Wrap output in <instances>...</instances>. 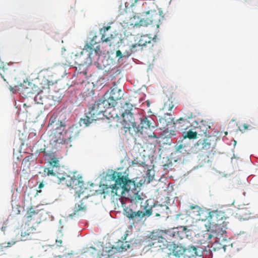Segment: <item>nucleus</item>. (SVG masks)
Returning <instances> with one entry per match:
<instances>
[{"instance_id": "nucleus-6", "label": "nucleus", "mask_w": 258, "mask_h": 258, "mask_svg": "<svg viewBox=\"0 0 258 258\" xmlns=\"http://www.w3.org/2000/svg\"><path fill=\"white\" fill-rule=\"evenodd\" d=\"M140 124H136L135 128H134V135L139 134L147 136L149 138H157L156 135L153 133H149L151 131V128H155L156 124L154 119L151 117H143L141 118Z\"/></svg>"}, {"instance_id": "nucleus-20", "label": "nucleus", "mask_w": 258, "mask_h": 258, "mask_svg": "<svg viewBox=\"0 0 258 258\" xmlns=\"http://www.w3.org/2000/svg\"><path fill=\"white\" fill-rule=\"evenodd\" d=\"M211 232L214 234L216 239H220L226 232L227 223L224 224H212Z\"/></svg>"}, {"instance_id": "nucleus-26", "label": "nucleus", "mask_w": 258, "mask_h": 258, "mask_svg": "<svg viewBox=\"0 0 258 258\" xmlns=\"http://www.w3.org/2000/svg\"><path fill=\"white\" fill-rule=\"evenodd\" d=\"M192 124H194V127L195 130H196L198 133L199 134H206L210 126L207 124H205L204 122L202 121L200 123L196 121H194L192 122Z\"/></svg>"}, {"instance_id": "nucleus-42", "label": "nucleus", "mask_w": 258, "mask_h": 258, "mask_svg": "<svg viewBox=\"0 0 258 258\" xmlns=\"http://www.w3.org/2000/svg\"><path fill=\"white\" fill-rule=\"evenodd\" d=\"M44 173L47 176H55L56 174L53 172L52 169H50L49 168H45L44 169Z\"/></svg>"}, {"instance_id": "nucleus-34", "label": "nucleus", "mask_w": 258, "mask_h": 258, "mask_svg": "<svg viewBox=\"0 0 258 258\" xmlns=\"http://www.w3.org/2000/svg\"><path fill=\"white\" fill-rule=\"evenodd\" d=\"M68 242L67 238L64 237L62 234H60L55 240V244L57 246H62L63 244L67 243Z\"/></svg>"}, {"instance_id": "nucleus-35", "label": "nucleus", "mask_w": 258, "mask_h": 258, "mask_svg": "<svg viewBox=\"0 0 258 258\" xmlns=\"http://www.w3.org/2000/svg\"><path fill=\"white\" fill-rule=\"evenodd\" d=\"M190 210H192L194 216H201V214L203 213L202 209L198 205H190Z\"/></svg>"}, {"instance_id": "nucleus-21", "label": "nucleus", "mask_w": 258, "mask_h": 258, "mask_svg": "<svg viewBox=\"0 0 258 258\" xmlns=\"http://www.w3.org/2000/svg\"><path fill=\"white\" fill-rule=\"evenodd\" d=\"M151 42V38L147 35L141 36L138 42L132 45L130 47V53H127V55H130L131 53L135 52L137 50V47H140L146 46L147 43Z\"/></svg>"}, {"instance_id": "nucleus-50", "label": "nucleus", "mask_w": 258, "mask_h": 258, "mask_svg": "<svg viewBox=\"0 0 258 258\" xmlns=\"http://www.w3.org/2000/svg\"><path fill=\"white\" fill-rule=\"evenodd\" d=\"M243 126L244 127V130H245L247 129L248 127V126L247 124H244Z\"/></svg>"}, {"instance_id": "nucleus-24", "label": "nucleus", "mask_w": 258, "mask_h": 258, "mask_svg": "<svg viewBox=\"0 0 258 258\" xmlns=\"http://www.w3.org/2000/svg\"><path fill=\"white\" fill-rule=\"evenodd\" d=\"M183 117H180L176 121V124H179L181 121L184 123H189V121L187 120L188 119L196 117V115L189 109L184 108L183 110Z\"/></svg>"}, {"instance_id": "nucleus-47", "label": "nucleus", "mask_w": 258, "mask_h": 258, "mask_svg": "<svg viewBox=\"0 0 258 258\" xmlns=\"http://www.w3.org/2000/svg\"><path fill=\"white\" fill-rule=\"evenodd\" d=\"M9 244H10V243L8 242L7 243V245L6 244V243H2V244H0V247L1 248H5V247H9Z\"/></svg>"}, {"instance_id": "nucleus-4", "label": "nucleus", "mask_w": 258, "mask_h": 258, "mask_svg": "<svg viewBox=\"0 0 258 258\" xmlns=\"http://www.w3.org/2000/svg\"><path fill=\"white\" fill-rule=\"evenodd\" d=\"M168 235L166 230H155L150 233L148 238L143 241L145 247H151L155 244L161 248L168 246Z\"/></svg>"}, {"instance_id": "nucleus-25", "label": "nucleus", "mask_w": 258, "mask_h": 258, "mask_svg": "<svg viewBox=\"0 0 258 258\" xmlns=\"http://www.w3.org/2000/svg\"><path fill=\"white\" fill-rule=\"evenodd\" d=\"M40 151L44 153V156L48 161L49 163L53 166L57 167L59 161L58 159L55 156L54 154L52 152H47L45 151V149H41Z\"/></svg>"}, {"instance_id": "nucleus-46", "label": "nucleus", "mask_w": 258, "mask_h": 258, "mask_svg": "<svg viewBox=\"0 0 258 258\" xmlns=\"http://www.w3.org/2000/svg\"><path fill=\"white\" fill-rule=\"evenodd\" d=\"M116 55L117 57H119L121 58L122 56L121 51L120 50H117L116 52Z\"/></svg>"}, {"instance_id": "nucleus-40", "label": "nucleus", "mask_w": 258, "mask_h": 258, "mask_svg": "<svg viewBox=\"0 0 258 258\" xmlns=\"http://www.w3.org/2000/svg\"><path fill=\"white\" fill-rule=\"evenodd\" d=\"M86 209V205L82 202H80L79 203H77L75 204V210L74 211L75 212H78L81 210H84Z\"/></svg>"}, {"instance_id": "nucleus-43", "label": "nucleus", "mask_w": 258, "mask_h": 258, "mask_svg": "<svg viewBox=\"0 0 258 258\" xmlns=\"http://www.w3.org/2000/svg\"><path fill=\"white\" fill-rule=\"evenodd\" d=\"M130 248V245L127 243V241L125 242H121V245H120L119 248H120L121 251L126 250L128 248Z\"/></svg>"}, {"instance_id": "nucleus-1", "label": "nucleus", "mask_w": 258, "mask_h": 258, "mask_svg": "<svg viewBox=\"0 0 258 258\" xmlns=\"http://www.w3.org/2000/svg\"><path fill=\"white\" fill-rule=\"evenodd\" d=\"M109 178L114 181V184L109 185L102 184L100 185L99 193L104 195V199L106 196L113 198L115 196L119 197L125 191H129L135 186V182L123 175L121 172L113 171L109 176Z\"/></svg>"}, {"instance_id": "nucleus-52", "label": "nucleus", "mask_w": 258, "mask_h": 258, "mask_svg": "<svg viewBox=\"0 0 258 258\" xmlns=\"http://www.w3.org/2000/svg\"><path fill=\"white\" fill-rule=\"evenodd\" d=\"M225 134L226 135H227V132H225Z\"/></svg>"}, {"instance_id": "nucleus-32", "label": "nucleus", "mask_w": 258, "mask_h": 258, "mask_svg": "<svg viewBox=\"0 0 258 258\" xmlns=\"http://www.w3.org/2000/svg\"><path fill=\"white\" fill-rule=\"evenodd\" d=\"M83 188H81L79 190H77L75 192V198L81 199V200L87 198L89 196L88 191L87 188L86 190H82Z\"/></svg>"}, {"instance_id": "nucleus-45", "label": "nucleus", "mask_w": 258, "mask_h": 258, "mask_svg": "<svg viewBox=\"0 0 258 258\" xmlns=\"http://www.w3.org/2000/svg\"><path fill=\"white\" fill-rule=\"evenodd\" d=\"M178 251V254H175L174 253L175 255H178V258H185L186 255L185 254H183V253H180V252L179 251V249H177Z\"/></svg>"}, {"instance_id": "nucleus-11", "label": "nucleus", "mask_w": 258, "mask_h": 258, "mask_svg": "<svg viewBox=\"0 0 258 258\" xmlns=\"http://www.w3.org/2000/svg\"><path fill=\"white\" fill-rule=\"evenodd\" d=\"M198 149L203 151L205 153H207V157L214 154L215 143L213 141L212 142L210 137L204 139L199 140L196 144Z\"/></svg>"}, {"instance_id": "nucleus-39", "label": "nucleus", "mask_w": 258, "mask_h": 258, "mask_svg": "<svg viewBox=\"0 0 258 258\" xmlns=\"http://www.w3.org/2000/svg\"><path fill=\"white\" fill-rule=\"evenodd\" d=\"M143 195H141L139 192L134 193L132 197H131V201L135 203H138L142 200H143Z\"/></svg>"}, {"instance_id": "nucleus-16", "label": "nucleus", "mask_w": 258, "mask_h": 258, "mask_svg": "<svg viewBox=\"0 0 258 258\" xmlns=\"http://www.w3.org/2000/svg\"><path fill=\"white\" fill-rule=\"evenodd\" d=\"M48 127L53 131V133L63 132L66 130V122L58 119L54 115H52L49 119Z\"/></svg>"}, {"instance_id": "nucleus-36", "label": "nucleus", "mask_w": 258, "mask_h": 258, "mask_svg": "<svg viewBox=\"0 0 258 258\" xmlns=\"http://www.w3.org/2000/svg\"><path fill=\"white\" fill-rule=\"evenodd\" d=\"M0 75L4 79L5 81H6L7 79L8 78L10 75V72L7 68H0Z\"/></svg>"}, {"instance_id": "nucleus-33", "label": "nucleus", "mask_w": 258, "mask_h": 258, "mask_svg": "<svg viewBox=\"0 0 258 258\" xmlns=\"http://www.w3.org/2000/svg\"><path fill=\"white\" fill-rule=\"evenodd\" d=\"M176 121L175 122L174 121V124H173L172 127H174V130L175 131V128H177L178 129H179L180 130H185L189 128L190 124L189 123H184L183 122L181 121V122L179 124L176 125Z\"/></svg>"}, {"instance_id": "nucleus-31", "label": "nucleus", "mask_w": 258, "mask_h": 258, "mask_svg": "<svg viewBox=\"0 0 258 258\" xmlns=\"http://www.w3.org/2000/svg\"><path fill=\"white\" fill-rule=\"evenodd\" d=\"M90 115L89 111L85 118L81 119L80 123L84 124L87 126L92 123L93 121L98 119L97 117H93V116H91Z\"/></svg>"}, {"instance_id": "nucleus-30", "label": "nucleus", "mask_w": 258, "mask_h": 258, "mask_svg": "<svg viewBox=\"0 0 258 258\" xmlns=\"http://www.w3.org/2000/svg\"><path fill=\"white\" fill-rule=\"evenodd\" d=\"M194 124H190L189 128L188 131L187 132V133H184V135H183V138L184 139L188 138L189 139H195L197 138V136L198 133V132L196 130V131H192L191 130H195L194 127Z\"/></svg>"}, {"instance_id": "nucleus-37", "label": "nucleus", "mask_w": 258, "mask_h": 258, "mask_svg": "<svg viewBox=\"0 0 258 258\" xmlns=\"http://www.w3.org/2000/svg\"><path fill=\"white\" fill-rule=\"evenodd\" d=\"M174 106V104L173 101L169 99L164 103L163 110L165 111H171Z\"/></svg>"}, {"instance_id": "nucleus-28", "label": "nucleus", "mask_w": 258, "mask_h": 258, "mask_svg": "<svg viewBox=\"0 0 258 258\" xmlns=\"http://www.w3.org/2000/svg\"><path fill=\"white\" fill-rule=\"evenodd\" d=\"M35 229L30 228L26 231L21 232L22 240L25 241L32 239L33 238L34 234L35 233Z\"/></svg>"}, {"instance_id": "nucleus-48", "label": "nucleus", "mask_w": 258, "mask_h": 258, "mask_svg": "<svg viewBox=\"0 0 258 258\" xmlns=\"http://www.w3.org/2000/svg\"><path fill=\"white\" fill-rule=\"evenodd\" d=\"M138 2V0H130V3H131V6H133L135 3H136Z\"/></svg>"}, {"instance_id": "nucleus-10", "label": "nucleus", "mask_w": 258, "mask_h": 258, "mask_svg": "<svg viewBox=\"0 0 258 258\" xmlns=\"http://www.w3.org/2000/svg\"><path fill=\"white\" fill-rule=\"evenodd\" d=\"M174 124V119L172 117L170 113H165L163 116L160 117L159 119L158 125L161 129H164L167 133H169V135H175V131L173 129H170V125H173Z\"/></svg>"}, {"instance_id": "nucleus-49", "label": "nucleus", "mask_w": 258, "mask_h": 258, "mask_svg": "<svg viewBox=\"0 0 258 258\" xmlns=\"http://www.w3.org/2000/svg\"><path fill=\"white\" fill-rule=\"evenodd\" d=\"M182 147H183L182 145H181V144L179 145L176 147L177 150L179 151V150H180L182 148Z\"/></svg>"}, {"instance_id": "nucleus-38", "label": "nucleus", "mask_w": 258, "mask_h": 258, "mask_svg": "<svg viewBox=\"0 0 258 258\" xmlns=\"http://www.w3.org/2000/svg\"><path fill=\"white\" fill-rule=\"evenodd\" d=\"M32 159V156H28L25 157L22 161V165L26 168H29L31 165V160Z\"/></svg>"}, {"instance_id": "nucleus-41", "label": "nucleus", "mask_w": 258, "mask_h": 258, "mask_svg": "<svg viewBox=\"0 0 258 258\" xmlns=\"http://www.w3.org/2000/svg\"><path fill=\"white\" fill-rule=\"evenodd\" d=\"M213 236H215L214 234L213 233H210L209 232V231L205 233L204 234V237L205 239V241H207V242H210V240Z\"/></svg>"}, {"instance_id": "nucleus-29", "label": "nucleus", "mask_w": 258, "mask_h": 258, "mask_svg": "<svg viewBox=\"0 0 258 258\" xmlns=\"http://www.w3.org/2000/svg\"><path fill=\"white\" fill-rule=\"evenodd\" d=\"M79 130L78 127L75 125H73L69 127V130H67L68 136L70 140V142H71L72 139H75L79 134Z\"/></svg>"}, {"instance_id": "nucleus-27", "label": "nucleus", "mask_w": 258, "mask_h": 258, "mask_svg": "<svg viewBox=\"0 0 258 258\" xmlns=\"http://www.w3.org/2000/svg\"><path fill=\"white\" fill-rule=\"evenodd\" d=\"M117 108H120L121 113H130L133 110V106L131 103H128L127 101L124 99L122 101L120 102L118 105H116Z\"/></svg>"}, {"instance_id": "nucleus-44", "label": "nucleus", "mask_w": 258, "mask_h": 258, "mask_svg": "<svg viewBox=\"0 0 258 258\" xmlns=\"http://www.w3.org/2000/svg\"><path fill=\"white\" fill-rule=\"evenodd\" d=\"M54 258H74V256L72 253H68L67 255H57Z\"/></svg>"}, {"instance_id": "nucleus-17", "label": "nucleus", "mask_w": 258, "mask_h": 258, "mask_svg": "<svg viewBox=\"0 0 258 258\" xmlns=\"http://www.w3.org/2000/svg\"><path fill=\"white\" fill-rule=\"evenodd\" d=\"M208 214L209 221L210 224H224L227 223L226 221V218L225 217L224 213L221 211L218 210L207 212Z\"/></svg>"}, {"instance_id": "nucleus-5", "label": "nucleus", "mask_w": 258, "mask_h": 258, "mask_svg": "<svg viewBox=\"0 0 258 258\" xmlns=\"http://www.w3.org/2000/svg\"><path fill=\"white\" fill-rule=\"evenodd\" d=\"M142 18L134 24V28L140 29L147 27L149 25L156 26L158 28L160 24V16L155 10H151L142 13Z\"/></svg>"}, {"instance_id": "nucleus-15", "label": "nucleus", "mask_w": 258, "mask_h": 258, "mask_svg": "<svg viewBox=\"0 0 258 258\" xmlns=\"http://www.w3.org/2000/svg\"><path fill=\"white\" fill-rule=\"evenodd\" d=\"M111 27L110 26L104 27L100 30L101 34V40L107 43L110 46L116 43V38L114 34L110 32Z\"/></svg>"}, {"instance_id": "nucleus-51", "label": "nucleus", "mask_w": 258, "mask_h": 258, "mask_svg": "<svg viewBox=\"0 0 258 258\" xmlns=\"http://www.w3.org/2000/svg\"><path fill=\"white\" fill-rule=\"evenodd\" d=\"M44 186V184L42 182L40 183L39 185V188H41Z\"/></svg>"}, {"instance_id": "nucleus-7", "label": "nucleus", "mask_w": 258, "mask_h": 258, "mask_svg": "<svg viewBox=\"0 0 258 258\" xmlns=\"http://www.w3.org/2000/svg\"><path fill=\"white\" fill-rule=\"evenodd\" d=\"M57 181L58 183L75 188H77V186L81 188L83 185L82 177L77 172L71 173L69 175H59L57 176Z\"/></svg>"}, {"instance_id": "nucleus-18", "label": "nucleus", "mask_w": 258, "mask_h": 258, "mask_svg": "<svg viewBox=\"0 0 258 258\" xmlns=\"http://www.w3.org/2000/svg\"><path fill=\"white\" fill-rule=\"evenodd\" d=\"M51 136V142L53 144H68L70 140L68 136L67 130L56 133H52Z\"/></svg>"}, {"instance_id": "nucleus-19", "label": "nucleus", "mask_w": 258, "mask_h": 258, "mask_svg": "<svg viewBox=\"0 0 258 258\" xmlns=\"http://www.w3.org/2000/svg\"><path fill=\"white\" fill-rule=\"evenodd\" d=\"M173 253L175 254H178L177 249H179V251L180 253H184L185 255L189 257H194L198 255L197 248L196 246H189L187 248L183 249L181 247V246H179L174 244V241H173Z\"/></svg>"}, {"instance_id": "nucleus-9", "label": "nucleus", "mask_w": 258, "mask_h": 258, "mask_svg": "<svg viewBox=\"0 0 258 258\" xmlns=\"http://www.w3.org/2000/svg\"><path fill=\"white\" fill-rule=\"evenodd\" d=\"M104 98L108 100L113 107L118 105L120 102L122 101L125 98L123 97V93L120 89L117 87H112L110 91L107 92L104 94Z\"/></svg>"}, {"instance_id": "nucleus-22", "label": "nucleus", "mask_w": 258, "mask_h": 258, "mask_svg": "<svg viewBox=\"0 0 258 258\" xmlns=\"http://www.w3.org/2000/svg\"><path fill=\"white\" fill-rule=\"evenodd\" d=\"M35 101L37 103L43 105L46 107L54 105V101L51 98L46 97L43 94H37L35 97Z\"/></svg>"}, {"instance_id": "nucleus-23", "label": "nucleus", "mask_w": 258, "mask_h": 258, "mask_svg": "<svg viewBox=\"0 0 258 258\" xmlns=\"http://www.w3.org/2000/svg\"><path fill=\"white\" fill-rule=\"evenodd\" d=\"M41 214L39 212L35 211L33 208H30L27 212L25 217L28 221H33L34 223H40Z\"/></svg>"}, {"instance_id": "nucleus-14", "label": "nucleus", "mask_w": 258, "mask_h": 258, "mask_svg": "<svg viewBox=\"0 0 258 258\" xmlns=\"http://www.w3.org/2000/svg\"><path fill=\"white\" fill-rule=\"evenodd\" d=\"M66 61L70 66L73 67L75 65L83 66L87 64L86 58L83 52V50L77 53L72 52L70 56L67 58Z\"/></svg>"}, {"instance_id": "nucleus-13", "label": "nucleus", "mask_w": 258, "mask_h": 258, "mask_svg": "<svg viewBox=\"0 0 258 258\" xmlns=\"http://www.w3.org/2000/svg\"><path fill=\"white\" fill-rule=\"evenodd\" d=\"M121 116L123 119L122 124L123 128L125 129V132L126 133L128 131L131 134L133 135L134 128H135L137 124L133 113L132 112L127 113H122Z\"/></svg>"}, {"instance_id": "nucleus-8", "label": "nucleus", "mask_w": 258, "mask_h": 258, "mask_svg": "<svg viewBox=\"0 0 258 258\" xmlns=\"http://www.w3.org/2000/svg\"><path fill=\"white\" fill-rule=\"evenodd\" d=\"M111 104L108 100L104 98V95L101 99L96 101L93 104L90 108V115H93V117H97L99 119L101 118L100 116H104V113L107 109L113 107Z\"/></svg>"}, {"instance_id": "nucleus-12", "label": "nucleus", "mask_w": 258, "mask_h": 258, "mask_svg": "<svg viewBox=\"0 0 258 258\" xmlns=\"http://www.w3.org/2000/svg\"><path fill=\"white\" fill-rule=\"evenodd\" d=\"M168 239L180 240L188 236L187 232L189 230L185 226L175 227L171 229L167 230Z\"/></svg>"}, {"instance_id": "nucleus-2", "label": "nucleus", "mask_w": 258, "mask_h": 258, "mask_svg": "<svg viewBox=\"0 0 258 258\" xmlns=\"http://www.w3.org/2000/svg\"><path fill=\"white\" fill-rule=\"evenodd\" d=\"M168 208L166 205H155L152 207L146 209L145 211L139 210L134 211L132 209L126 207L124 209V215L134 223L141 222L144 218L150 217L152 214L156 217H167Z\"/></svg>"}, {"instance_id": "nucleus-3", "label": "nucleus", "mask_w": 258, "mask_h": 258, "mask_svg": "<svg viewBox=\"0 0 258 258\" xmlns=\"http://www.w3.org/2000/svg\"><path fill=\"white\" fill-rule=\"evenodd\" d=\"M83 52L85 55L87 64L97 63L98 66L102 64L99 62V59L102 51L100 46L93 39L89 43H87L83 49Z\"/></svg>"}]
</instances>
